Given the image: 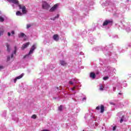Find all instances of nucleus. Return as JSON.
I'll return each instance as SVG.
<instances>
[{
    "label": "nucleus",
    "mask_w": 131,
    "mask_h": 131,
    "mask_svg": "<svg viewBox=\"0 0 131 131\" xmlns=\"http://www.w3.org/2000/svg\"><path fill=\"white\" fill-rule=\"evenodd\" d=\"M35 49H36L35 45H33L32 46V48L30 49V50L28 54L25 55L24 57V59H25V58H26V57H28V56H29V55H31V54H33V52L34 51V50H35Z\"/></svg>",
    "instance_id": "1"
},
{
    "label": "nucleus",
    "mask_w": 131,
    "mask_h": 131,
    "mask_svg": "<svg viewBox=\"0 0 131 131\" xmlns=\"http://www.w3.org/2000/svg\"><path fill=\"white\" fill-rule=\"evenodd\" d=\"M42 8L45 10H48L50 8V5L47 3L46 1H43L42 2Z\"/></svg>",
    "instance_id": "2"
},
{
    "label": "nucleus",
    "mask_w": 131,
    "mask_h": 131,
    "mask_svg": "<svg viewBox=\"0 0 131 131\" xmlns=\"http://www.w3.org/2000/svg\"><path fill=\"white\" fill-rule=\"evenodd\" d=\"M108 24H110L111 25H113V20H105L103 22L102 25L103 26H107Z\"/></svg>",
    "instance_id": "3"
},
{
    "label": "nucleus",
    "mask_w": 131,
    "mask_h": 131,
    "mask_svg": "<svg viewBox=\"0 0 131 131\" xmlns=\"http://www.w3.org/2000/svg\"><path fill=\"white\" fill-rule=\"evenodd\" d=\"M96 110H100V113H104V111H105V107L102 104L96 107Z\"/></svg>",
    "instance_id": "4"
},
{
    "label": "nucleus",
    "mask_w": 131,
    "mask_h": 131,
    "mask_svg": "<svg viewBox=\"0 0 131 131\" xmlns=\"http://www.w3.org/2000/svg\"><path fill=\"white\" fill-rule=\"evenodd\" d=\"M18 7L20 9L22 10L23 14H26V13H27V11H26V7L22 6H21V5H19Z\"/></svg>",
    "instance_id": "5"
},
{
    "label": "nucleus",
    "mask_w": 131,
    "mask_h": 131,
    "mask_svg": "<svg viewBox=\"0 0 131 131\" xmlns=\"http://www.w3.org/2000/svg\"><path fill=\"white\" fill-rule=\"evenodd\" d=\"M29 45H30V42H28L27 43H24L21 48L22 51H24L26 48H28L29 46Z\"/></svg>",
    "instance_id": "6"
},
{
    "label": "nucleus",
    "mask_w": 131,
    "mask_h": 131,
    "mask_svg": "<svg viewBox=\"0 0 131 131\" xmlns=\"http://www.w3.org/2000/svg\"><path fill=\"white\" fill-rule=\"evenodd\" d=\"M59 6V4H56L54 5L49 10V12H54V11H56L57 10V8H58V6Z\"/></svg>",
    "instance_id": "7"
},
{
    "label": "nucleus",
    "mask_w": 131,
    "mask_h": 131,
    "mask_svg": "<svg viewBox=\"0 0 131 131\" xmlns=\"http://www.w3.org/2000/svg\"><path fill=\"white\" fill-rule=\"evenodd\" d=\"M53 38L54 40H55V41H58L59 40V35L54 34L53 35Z\"/></svg>",
    "instance_id": "8"
},
{
    "label": "nucleus",
    "mask_w": 131,
    "mask_h": 131,
    "mask_svg": "<svg viewBox=\"0 0 131 131\" xmlns=\"http://www.w3.org/2000/svg\"><path fill=\"white\" fill-rule=\"evenodd\" d=\"M90 77L92 78V79H95V78H96V74L94 72L90 73Z\"/></svg>",
    "instance_id": "9"
},
{
    "label": "nucleus",
    "mask_w": 131,
    "mask_h": 131,
    "mask_svg": "<svg viewBox=\"0 0 131 131\" xmlns=\"http://www.w3.org/2000/svg\"><path fill=\"white\" fill-rule=\"evenodd\" d=\"M60 62L61 65H62V66H65V65H67V63L64 60H60Z\"/></svg>",
    "instance_id": "10"
},
{
    "label": "nucleus",
    "mask_w": 131,
    "mask_h": 131,
    "mask_svg": "<svg viewBox=\"0 0 131 131\" xmlns=\"http://www.w3.org/2000/svg\"><path fill=\"white\" fill-rule=\"evenodd\" d=\"M6 47L7 48V52H8V53H10V52H11V48H10V45H9L8 43H7L6 44Z\"/></svg>",
    "instance_id": "11"
},
{
    "label": "nucleus",
    "mask_w": 131,
    "mask_h": 131,
    "mask_svg": "<svg viewBox=\"0 0 131 131\" xmlns=\"http://www.w3.org/2000/svg\"><path fill=\"white\" fill-rule=\"evenodd\" d=\"M4 32H5V30L3 28H0V36L4 34Z\"/></svg>",
    "instance_id": "12"
},
{
    "label": "nucleus",
    "mask_w": 131,
    "mask_h": 131,
    "mask_svg": "<svg viewBox=\"0 0 131 131\" xmlns=\"http://www.w3.org/2000/svg\"><path fill=\"white\" fill-rule=\"evenodd\" d=\"M11 3H12V4H15V5L19 4V1H18V0H12Z\"/></svg>",
    "instance_id": "13"
},
{
    "label": "nucleus",
    "mask_w": 131,
    "mask_h": 131,
    "mask_svg": "<svg viewBox=\"0 0 131 131\" xmlns=\"http://www.w3.org/2000/svg\"><path fill=\"white\" fill-rule=\"evenodd\" d=\"M24 76V74H21L20 76L16 77L15 78L18 79H20V78H22Z\"/></svg>",
    "instance_id": "14"
},
{
    "label": "nucleus",
    "mask_w": 131,
    "mask_h": 131,
    "mask_svg": "<svg viewBox=\"0 0 131 131\" xmlns=\"http://www.w3.org/2000/svg\"><path fill=\"white\" fill-rule=\"evenodd\" d=\"M16 16H22V13H21V12L18 11L16 12Z\"/></svg>",
    "instance_id": "15"
},
{
    "label": "nucleus",
    "mask_w": 131,
    "mask_h": 131,
    "mask_svg": "<svg viewBox=\"0 0 131 131\" xmlns=\"http://www.w3.org/2000/svg\"><path fill=\"white\" fill-rule=\"evenodd\" d=\"M25 34L21 33L18 35V37H24Z\"/></svg>",
    "instance_id": "16"
},
{
    "label": "nucleus",
    "mask_w": 131,
    "mask_h": 131,
    "mask_svg": "<svg viewBox=\"0 0 131 131\" xmlns=\"http://www.w3.org/2000/svg\"><path fill=\"white\" fill-rule=\"evenodd\" d=\"M59 111H62L63 110V106L60 105L58 107Z\"/></svg>",
    "instance_id": "17"
},
{
    "label": "nucleus",
    "mask_w": 131,
    "mask_h": 131,
    "mask_svg": "<svg viewBox=\"0 0 131 131\" xmlns=\"http://www.w3.org/2000/svg\"><path fill=\"white\" fill-rule=\"evenodd\" d=\"M99 90L100 91H103L104 87L103 86V85L100 84Z\"/></svg>",
    "instance_id": "18"
},
{
    "label": "nucleus",
    "mask_w": 131,
    "mask_h": 131,
    "mask_svg": "<svg viewBox=\"0 0 131 131\" xmlns=\"http://www.w3.org/2000/svg\"><path fill=\"white\" fill-rule=\"evenodd\" d=\"M4 21H5L4 17L0 16V22H4Z\"/></svg>",
    "instance_id": "19"
},
{
    "label": "nucleus",
    "mask_w": 131,
    "mask_h": 131,
    "mask_svg": "<svg viewBox=\"0 0 131 131\" xmlns=\"http://www.w3.org/2000/svg\"><path fill=\"white\" fill-rule=\"evenodd\" d=\"M31 118H33V119H36V115H33L32 116Z\"/></svg>",
    "instance_id": "20"
},
{
    "label": "nucleus",
    "mask_w": 131,
    "mask_h": 131,
    "mask_svg": "<svg viewBox=\"0 0 131 131\" xmlns=\"http://www.w3.org/2000/svg\"><path fill=\"white\" fill-rule=\"evenodd\" d=\"M123 117H124V116H122V118H121V120L120 121V123H122V122H123Z\"/></svg>",
    "instance_id": "21"
},
{
    "label": "nucleus",
    "mask_w": 131,
    "mask_h": 131,
    "mask_svg": "<svg viewBox=\"0 0 131 131\" xmlns=\"http://www.w3.org/2000/svg\"><path fill=\"white\" fill-rule=\"evenodd\" d=\"M59 17H60V15L57 14V16L53 18V20H55V19H57V18H59Z\"/></svg>",
    "instance_id": "22"
},
{
    "label": "nucleus",
    "mask_w": 131,
    "mask_h": 131,
    "mask_svg": "<svg viewBox=\"0 0 131 131\" xmlns=\"http://www.w3.org/2000/svg\"><path fill=\"white\" fill-rule=\"evenodd\" d=\"M108 78H109V77L105 76L103 77V80H107V79H108Z\"/></svg>",
    "instance_id": "23"
},
{
    "label": "nucleus",
    "mask_w": 131,
    "mask_h": 131,
    "mask_svg": "<svg viewBox=\"0 0 131 131\" xmlns=\"http://www.w3.org/2000/svg\"><path fill=\"white\" fill-rule=\"evenodd\" d=\"M30 27H31V25H27V28H30Z\"/></svg>",
    "instance_id": "24"
},
{
    "label": "nucleus",
    "mask_w": 131,
    "mask_h": 131,
    "mask_svg": "<svg viewBox=\"0 0 131 131\" xmlns=\"http://www.w3.org/2000/svg\"><path fill=\"white\" fill-rule=\"evenodd\" d=\"M113 130H114V131L116 130V126H115L113 127Z\"/></svg>",
    "instance_id": "25"
},
{
    "label": "nucleus",
    "mask_w": 131,
    "mask_h": 131,
    "mask_svg": "<svg viewBox=\"0 0 131 131\" xmlns=\"http://www.w3.org/2000/svg\"><path fill=\"white\" fill-rule=\"evenodd\" d=\"M17 80H18L15 78L14 80V83H16V82H17Z\"/></svg>",
    "instance_id": "26"
},
{
    "label": "nucleus",
    "mask_w": 131,
    "mask_h": 131,
    "mask_svg": "<svg viewBox=\"0 0 131 131\" xmlns=\"http://www.w3.org/2000/svg\"><path fill=\"white\" fill-rule=\"evenodd\" d=\"M69 83L70 84H73V82L72 81H70Z\"/></svg>",
    "instance_id": "27"
},
{
    "label": "nucleus",
    "mask_w": 131,
    "mask_h": 131,
    "mask_svg": "<svg viewBox=\"0 0 131 131\" xmlns=\"http://www.w3.org/2000/svg\"><path fill=\"white\" fill-rule=\"evenodd\" d=\"M110 104L111 105H115V103H113V102H110Z\"/></svg>",
    "instance_id": "28"
},
{
    "label": "nucleus",
    "mask_w": 131,
    "mask_h": 131,
    "mask_svg": "<svg viewBox=\"0 0 131 131\" xmlns=\"http://www.w3.org/2000/svg\"><path fill=\"white\" fill-rule=\"evenodd\" d=\"M8 36H11V33L8 32Z\"/></svg>",
    "instance_id": "29"
},
{
    "label": "nucleus",
    "mask_w": 131,
    "mask_h": 131,
    "mask_svg": "<svg viewBox=\"0 0 131 131\" xmlns=\"http://www.w3.org/2000/svg\"><path fill=\"white\" fill-rule=\"evenodd\" d=\"M14 51H17V47L16 46L14 47Z\"/></svg>",
    "instance_id": "30"
},
{
    "label": "nucleus",
    "mask_w": 131,
    "mask_h": 131,
    "mask_svg": "<svg viewBox=\"0 0 131 131\" xmlns=\"http://www.w3.org/2000/svg\"><path fill=\"white\" fill-rule=\"evenodd\" d=\"M7 61H10V56L7 57Z\"/></svg>",
    "instance_id": "31"
},
{
    "label": "nucleus",
    "mask_w": 131,
    "mask_h": 131,
    "mask_svg": "<svg viewBox=\"0 0 131 131\" xmlns=\"http://www.w3.org/2000/svg\"><path fill=\"white\" fill-rule=\"evenodd\" d=\"M75 90V86L73 87L72 89V91H74Z\"/></svg>",
    "instance_id": "32"
},
{
    "label": "nucleus",
    "mask_w": 131,
    "mask_h": 131,
    "mask_svg": "<svg viewBox=\"0 0 131 131\" xmlns=\"http://www.w3.org/2000/svg\"><path fill=\"white\" fill-rule=\"evenodd\" d=\"M11 34H15V32H14V31H12L11 32Z\"/></svg>",
    "instance_id": "33"
},
{
    "label": "nucleus",
    "mask_w": 131,
    "mask_h": 131,
    "mask_svg": "<svg viewBox=\"0 0 131 131\" xmlns=\"http://www.w3.org/2000/svg\"><path fill=\"white\" fill-rule=\"evenodd\" d=\"M41 131H50V130H48V129H43V130H42Z\"/></svg>",
    "instance_id": "34"
},
{
    "label": "nucleus",
    "mask_w": 131,
    "mask_h": 131,
    "mask_svg": "<svg viewBox=\"0 0 131 131\" xmlns=\"http://www.w3.org/2000/svg\"><path fill=\"white\" fill-rule=\"evenodd\" d=\"M84 100H86V98L84 97L82 99V101H84Z\"/></svg>",
    "instance_id": "35"
},
{
    "label": "nucleus",
    "mask_w": 131,
    "mask_h": 131,
    "mask_svg": "<svg viewBox=\"0 0 131 131\" xmlns=\"http://www.w3.org/2000/svg\"><path fill=\"white\" fill-rule=\"evenodd\" d=\"M16 52H17V50H14V54H16Z\"/></svg>",
    "instance_id": "36"
},
{
    "label": "nucleus",
    "mask_w": 131,
    "mask_h": 131,
    "mask_svg": "<svg viewBox=\"0 0 131 131\" xmlns=\"http://www.w3.org/2000/svg\"><path fill=\"white\" fill-rule=\"evenodd\" d=\"M8 2H9V3H11V2L13 1V0H7Z\"/></svg>",
    "instance_id": "37"
},
{
    "label": "nucleus",
    "mask_w": 131,
    "mask_h": 131,
    "mask_svg": "<svg viewBox=\"0 0 131 131\" xmlns=\"http://www.w3.org/2000/svg\"><path fill=\"white\" fill-rule=\"evenodd\" d=\"M3 68H4V67H3V66H0V69H3Z\"/></svg>",
    "instance_id": "38"
},
{
    "label": "nucleus",
    "mask_w": 131,
    "mask_h": 131,
    "mask_svg": "<svg viewBox=\"0 0 131 131\" xmlns=\"http://www.w3.org/2000/svg\"><path fill=\"white\" fill-rule=\"evenodd\" d=\"M13 57H14V54H11V58H13Z\"/></svg>",
    "instance_id": "39"
},
{
    "label": "nucleus",
    "mask_w": 131,
    "mask_h": 131,
    "mask_svg": "<svg viewBox=\"0 0 131 131\" xmlns=\"http://www.w3.org/2000/svg\"><path fill=\"white\" fill-rule=\"evenodd\" d=\"M118 95H122V93H118Z\"/></svg>",
    "instance_id": "40"
}]
</instances>
